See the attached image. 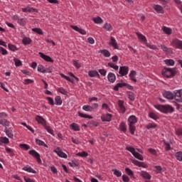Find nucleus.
I'll return each mask as SVG.
<instances>
[{"mask_svg":"<svg viewBox=\"0 0 182 182\" xmlns=\"http://www.w3.org/2000/svg\"><path fill=\"white\" fill-rule=\"evenodd\" d=\"M171 45L173 46V48H176L177 49H182V41L177 38L172 41Z\"/></svg>","mask_w":182,"mask_h":182,"instance_id":"1a4fd4ad","label":"nucleus"},{"mask_svg":"<svg viewBox=\"0 0 182 182\" xmlns=\"http://www.w3.org/2000/svg\"><path fill=\"white\" fill-rule=\"evenodd\" d=\"M107 79L110 83H114L116 82V75L113 73H109L107 75Z\"/></svg>","mask_w":182,"mask_h":182,"instance_id":"aec40b11","label":"nucleus"},{"mask_svg":"<svg viewBox=\"0 0 182 182\" xmlns=\"http://www.w3.org/2000/svg\"><path fill=\"white\" fill-rule=\"evenodd\" d=\"M9 144V139L6 136H1L0 137V146L2 144Z\"/></svg>","mask_w":182,"mask_h":182,"instance_id":"cd10ccee","label":"nucleus"},{"mask_svg":"<svg viewBox=\"0 0 182 182\" xmlns=\"http://www.w3.org/2000/svg\"><path fill=\"white\" fill-rule=\"evenodd\" d=\"M125 173L132 178H134V173H133V171H132V169L129 168H125Z\"/></svg>","mask_w":182,"mask_h":182,"instance_id":"c9c22d12","label":"nucleus"},{"mask_svg":"<svg viewBox=\"0 0 182 182\" xmlns=\"http://www.w3.org/2000/svg\"><path fill=\"white\" fill-rule=\"evenodd\" d=\"M118 107L120 113H124L126 112V107H124V102L123 100L118 101Z\"/></svg>","mask_w":182,"mask_h":182,"instance_id":"a211bd4d","label":"nucleus"},{"mask_svg":"<svg viewBox=\"0 0 182 182\" xmlns=\"http://www.w3.org/2000/svg\"><path fill=\"white\" fill-rule=\"evenodd\" d=\"M22 170H23V171H27L28 173H33V174H36V171H35L33 168H32V167L29 165H27L26 166H24Z\"/></svg>","mask_w":182,"mask_h":182,"instance_id":"412c9836","label":"nucleus"},{"mask_svg":"<svg viewBox=\"0 0 182 182\" xmlns=\"http://www.w3.org/2000/svg\"><path fill=\"white\" fill-rule=\"evenodd\" d=\"M18 23L21 26H25V25H26V18H18Z\"/></svg>","mask_w":182,"mask_h":182,"instance_id":"37998d69","label":"nucleus"},{"mask_svg":"<svg viewBox=\"0 0 182 182\" xmlns=\"http://www.w3.org/2000/svg\"><path fill=\"white\" fill-rule=\"evenodd\" d=\"M176 73H177V68L164 67L162 70V75L165 77H174Z\"/></svg>","mask_w":182,"mask_h":182,"instance_id":"7ed1b4c3","label":"nucleus"},{"mask_svg":"<svg viewBox=\"0 0 182 182\" xmlns=\"http://www.w3.org/2000/svg\"><path fill=\"white\" fill-rule=\"evenodd\" d=\"M36 120L39 124H43L45 126L46 124V120L42 117L41 115H36Z\"/></svg>","mask_w":182,"mask_h":182,"instance_id":"dca6fc26","label":"nucleus"},{"mask_svg":"<svg viewBox=\"0 0 182 182\" xmlns=\"http://www.w3.org/2000/svg\"><path fill=\"white\" fill-rule=\"evenodd\" d=\"M14 62L15 63V66H16V68H19V66H22V62L21 61V60L14 58Z\"/></svg>","mask_w":182,"mask_h":182,"instance_id":"09e8293b","label":"nucleus"},{"mask_svg":"<svg viewBox=\"0 0 182 182\" xmlns=\"http://www.w3.org/2000/svg\"><path fill=\"white\" fill-rule=\"evenodd\" d=\"M175 156L176 160H178V161H182V151L176 152Z\"/></svg>","mask_w":182,"mask_h":182,"instance_id":"13d9d810","label":"nucleus"},{"mask_svg":"<svg viewBox=\"0 0 182 182\" xmlns=\"http://www.w3.org/2000/svg\"><path fill=\"white\" fill-rule=\"evenodd\" d=\"M19 147H21V149H23L24 150H29V149H31V146L26 144H20Z\"/></svg>","mask_w":182,"mask_h":182,"instance_id":"052dcab7","label":"nucleus"},{"mask_svg":"<svg viewBox=\"0 0 182 182\" xmlns=\"http://www.w3.org/2000/svg\"><path fill=\"white\" fill-rule=\"evenodd\" d=\"M38 72H41V73H46V69L42 65H39L37 68Z\"/></svg>","mask_w":182,"mask_h":182,"instance_id":"603ef678","label":"nucleus"},{"mask_svg":"<svg viewBox=\"0 0 182 182\" xmlns=\"http://www.w3.org/2000/svg\"><path fill=\"white\" fill-rule=\"evenodd\" d=\"M126 95L128 96V99L131 100V102H134L136 99V95L134 94L132 91H127Z\"/></svg>","mask_w":182,"mask_h":182,"instance_id":"b1692460","label":"nucleus"},{"mask_svg":"<svg viewBox=\"0 0 182 182\" xmlns=\"http://www.w3.org/2000/svg\"><path fill=\"white\" fill-rule=\"evenodd\" d=\"M70 128L72 130H74V132H80V127L76 123H73L70 124Z\"/></svg>","mask_w":182,"mask_h":182,"instance_id":"473e14b6","label":"nucleus"},{"mask_svg":"<svg viewBox=\"0 0 182 182\" xmlns=\"http://www.w3.org/2000/svg\"><path fill=\"white\" fill-rule=\"evenodd\" d=\"M55 105L56 106H61L62 103H63V101L62 100V97L60 96H56L55 97Z\"/></svg>","mask_w":182,"mask_h":182,"instance_id":"7c9ffc66","label":"nucleus"},{"mask_svg":"<svg viewBox=\"0 0 182 182\" xmlns=\"http://www.w3.org/2000/svg\"><path fill=\"white\" fill-rule=\"evenodd\" d=\"M77 113H78V116L80 117H82L83 119H93V117L86 114H83V113L80 112V111Z\"/></svg>","mask_w":182,"mask_h":182,"instance_id":"e433bc0d","label":"nucleus"},{"mask_svg":"<svg viewBox=\"0 0 182 182\" xmlns=\"http://www.w3.org/2000/svg\"><path fill=\"white\" fill-rule=\"evenodd\" d=\"M99 53H102L105 58H110V52L107 49L100 50Z\"/></svg>","mask_w":182,"mask_h":182,"instance_id":"c756f323","label":"nucleus"},{"mask_svg":"<svg viewBox=\"0 0 182 182\" xmlns=\"http://www.w3.org/2000/svg\"><path fill=\"white\" fill-rule=\"evenodd\" d=\"M5 150L7 153H9V154H10V156L11 157H14V156H15V154L14 153V151H12V149L8 146L5 147Z\"/></svg>","mask_w":182,"mask_h":182,"instance_id":"6e6d98bb","label":"nucleus"},{"mask_svg":"<svg viewBox=\"0 0 182 182\" xmlns=\"http://www.w3.org/2000/svg\"><path fill=\"white\" fill-rule=\"evenodd\" d=\"M109 45L110 46H112L114 49H119V46L117 45V41H116V38L114 37L111 36L110 37V41L109 42Z\"/></svg>","mask_w":182,"mask_h":182,"instance_id":"9d476101","label":"nucleus"},{"mask_svg":"<svg viewBox=\"0 0 182 182\" xmlns=\"http://www.w3.org/2000/svg\"><path fill=\"white\" fill-rule=\"evenodd\" d=\"M174 99L178 103H182V90L174 91Z\"/></svg>","mask_w":182,"mask_h":182,"instance_id":"39448f33","label":"nucleus"},{"mask_svg":"<svg viewBox=\"0 0 182 182\" xmlns=\"http://www.w3.org/2000/svg\"><path fill=\"white\" fill-rule=\"evenodd\" d=\"M162 31L166 33V35H171V33L173 32V30H171V28H168L166 26L162 27Z\"/></svg>","mask_w":182,"mask_h":182,"instance_id":"f704fd0d","label":"nucleus"},{"mask_svg":"<svg viewBox=\"0 0 182 182\" xmlns=\"http://www.w3.org/2000/svg\"><path fill=\"white\" fill-rule=\"evenodd\" d=\"M58 92H59L60 93H61V95H68V91L66 90H65V88L63 87H59L58 88Z\"/></svg>","mask_w":182,"mask_h":182,"instance_id":"bf43d9fd","label":"nucleus"},{"mask_svg":"<svg viewBox=\"0 0 182 182\" xmlns=\"http://www.w3.org/2000/svg\"><path fill=\"white\" fill-rule=\"evenodd\" d=\"M140 176L141 177H142V178H144L145 180H151V175L147 173V171H141Z\"/></svg>","mask_w":182,"mask_h":182,"instance_id":"6ab92c4d","label":"nucleus"},{"mask_svg":"<svg viewBox=\"0 0 182 182\" xmlns=\"http://www.w3.org/2000/svg\"><path fill=\"white\" fill-rule=\"evenodd\" d=\"M33 80L31 79H25L23 82V85H31V83H33Z\"/></svg>","mask_w":182,"mask_h":182,"instance_id":"69168bd1","label":"nucleus"},{"mask_svg":"<svg viewBox=\"0 0 182 182\" xmlns=\"http://www.w3.org/2000/svg\"><path fill=\"white\" fill-rule=\"evenodd\" d=\"M149 117L153 120H159V117L154 112H149Z\"/></svg>","mask_w":182,"mask_h":182,"instance_id":"4d7b16f0","label":"nucleus"},{"mask_svg":"<svg viewBox=\"0 0 182 182\" xmlns=\"http://www.w3.org/2000/svg\"><path fill=\"white\" fill-rule=\"evenodd\" d=\"M53 151L54 153H56L58 157H61V159H68V155L60 149V147L58 146Z\"/></svg>","mask_w":182,"mask_h":182,"instance_id":"423d86ee","label":"nucleus"},{"mask_svg":"<svg viewBox=\"0 0 182 182\" xmlns=\"http://www.w3.org/2000/svg\"><path fill=\"white\" fill-rule=\"evenodd\" d=\"M147 130H150V129H156L157 127V124L156 123H149L146 126Z\"/></svg>","mask_w":182,"mask_h":182,"instance_id":"a18cd8bd","label":"nucleus"},{"mask_svg":"<svg viewBox=\"0 0 182 182\" xmlns=\"http://www.w3.org/2000/svg\"><path fill=\"white\" fill-rule=\"evenodd\" d=\"M119 131L123 133H126L127 132V125L126 124V122H122L119 124Z\"/></svg>","mask_w":182,"mask_h":182,"instance_id":"5701e85b","label":"nucleus"},{"mask_svg":"<svg viewBox=\"0 0 182 182\" xmlns=\"http://www.w3.org/2000/svg\"><path fill=\"white\" fill-rule=\"evenodd\" d=\"M136 36H138L139 39H140V41H141L144 43H147V38H146V36H143L141 33H139V32L136 33Z\"/></svg>","mask_w":182,"mask_h":182,"instance_id":"72a5a7b5","label":"nucleus"},{"mask_svg":"<svg viewBox=\"0 0 182 182\" xmlns=\"http://www.w3.org/2000/svg\"><path fill=\"white\" fill-rule=\"evenodd\" d=\"M28 154L36 159L38 164H42V159H41V154L38 153L35 149L30 150Z\"/></svg>","mask_w":182,"mask_h":182,"instance_id":"20e7f679","label":"nucleus"},{"mask_svg":"<svg viewBox=\"0 0 182 182\" xmlns=\"http://www.w3.org/2000/svg\"><path fill=\"white\" fill-rule=\"evenodd\" d=\"M161 49H162V50L166 53H171V48H168L164 45H161Z\"/></svg>","mask_w":182,"mask_h":182,"instance_id":"c03bdc74","label":"nucleus"},{"mask_svg":"<svg viewBox=\"0 0 182 182\" xmlns=\"http://www.w3.org/2000/svg\"><path fill=\"white\" fill-rule=\"evenodd\" d=\"M164 63L167 66H174V60L173 59H166L164 60Z\"/></svg>","mask_w":182,"mask_h":182,"instance_id":"4c0bfd02","label":"nucleus"},{"mask_svg":"<svg viewBox=\"0 0 182 182\" xmlns=\"http://www.w3.org/2000/svg\"><path fill=\"white\" fill-rule=\"evenodd\" d=\"M61 77H63V79H65V80H68V82H73V78H70V77H68L65 75V74H60Z\"/></svg>","mask_w":182,"mask_h":182,"instance_id":"0e129e2a","label":"nucleus"},{"mask_svg":"<svg viewBox=\"0 0 182 182\" xmlns=\"http://www.w3.org/2000/svg\"><path fill=\"white\" fill-rule=\"evenodd\" d=\"M32 31L38 35H43V31L41 29V28H32Z\"/></svg>","mask_w":182,"mask_h":182,"instance_id":"8fccbe9b","label":"nucleus"},{"mask_svg":"<svg viewBox=\"0 0 182 182\" xmlns=\"http://www.w3.org/2000/svg\"><path fill=\"white\" fill-rule=\"evenodd\" d=\"M127 122L129 133L134 135V132H136V126H134V124L137 123V117H136L135 115H130L128 117Z\"/></svg>","mask_w":182,"mask_h":182,"instance_id":"f03ea898","label":"nucleus"},{"mask_svg":"<svg viewBox=\"0 0 182 182\" xmlns=\"http://www.w3.org/2000/svg\"><path fill=\"white\" fill-rule=\"evenodd\" d=\"M44 129L48 132V133H50V134H52V136H55V134H53V130L52 129V128L48 125H46V124L43 126Z\"/></svg>","mask_w":182,"mask_h":182,"instance_id":"a19ab883","label":"nucleus"},{"mask_svg":"<svg viewBox=\"0 0 182 182\" xmlns=\"http://www.w3.org/2000/svg\"><path fill=\"white\" fill-rule=\"evenodd\" d=\"M8 48L10 50H12L13 52H16V50H18V48H16V46L11 43H9Z\"/></svg>","mask_w":182,"mask_h":182,"instance_id":"864d4df0","label":"nucleus"},{"mask_svg":"<svg viewBox=\"0 0 182 182\" xmlns=\"http://www.w3.org/2000/svg\"><path fill=\"white\" fill-rule=\"evenodd\" d=\"M136 75H137V73L135 70L130 71L129 75V79L135 82H137V79H136Z\"/></svg>","mask_w":182,"mask_h":182,"instance_id":"393cba45","label":"nucleus"},{"mask_svg":"<svg viewBox=\"0 0 182 182\" xmlns=\"http://www.w3.org/2000/svg\"><path fill=\"white\" fill-rule=\"evenodd\" d=\"M126 150L130 151V153H132V155L136 152V149L133 146H127Z\"/></svg>","mask_w":182,"mask_h":182,"instance_id":"680f3d73","label":"nucleus"},{"mask_svg":"<svg viewBox=\"0 0 182 182\" xmlns=\"http://www.w3.org/2000/svg\"><path fill=\"white\" fill-rule=\"evenodd\" d=\"M154 9H155L157 14H164V10H163V7L159 4L154 5Z\"/></svg>","mask_w":182,"mask_h":182,"instance_id":"a878e982","label":"nucleus"},{"mask_svg":"<svg viewBox=\"0 0 182 182\" xmlns=\"http://www.w3.org/2000/svg\"><path fill=\"white\" fill-rule=\"evenodd\" d=\"M4 133H6V136L9 137V139H14V131L12 128L6 127L4 129Z\"/></svg>","mask_w":182,"mask_h":182,"instance_id":"4468645a","label":"nucleus"},{"mask_svg":"<svg viewBox=\"0 0 182 182\" xmlns=\"http://www.w3.org/2000/svg\"><path fill=\"white\" fill-rule=\"evenodd\" d=\"M22 43L25 46H26L27 45H31V43H32V39L28 37H24L22 40Z\"/></svg>","mask_w":182,"mask_h":182,"instance_id":"c85d7f7f","label":"nucleus"},{"mask_svg":"<svg viewBox=\"0 0 182 182\" xmlns=\"http://www.w3.org/2000/svg\"><path fill=\"white\" fill-rule=\"evenodd\" d=\"M23 179L26 182H35L34 179H31V178H28L27 176H23Z\"/></svg>","mask_w":182,"mask_h":182,"instance_id":"774afa93","label":"nucleus"},{"mask_svg":"<svg viewBox=\"0 0 182 182\" xmlns=\"http://www.w3.org/2000/svg\"><path fill=\"white\" fill-rule=\"evenodd\" d=\"M126 87V82H118L114 86L113 90H114L115 92H119V87Z\"/></svg>","mask_w":182,"mask_h":182,"instance_id":"4be33fe9","label":"nucleus"},{"mask_svg":"<svg viewBox=\"0 0 182 182\" xmlns=\"http://www.w3.org/2000/svg\"><path fill=\"white\" fill-rule=\"evenodd\" d=\"M22 12H38V9L29 6L21 9Z\"/></svg>","mask_w":182,"mask_h":182,"instance_id":"bb28decb","label":"nucleus"},{"mask_svg":"<svg viewBox=\"0 0 182 182\" xmlns=\"http://www.w3.org/2000/svg\"><path fill=\"white\" fill-rule=\"evenodd\" d=\"M9 121L6 119H1L0 120V124H2L4 127H8L9 126Z\"/></svg>","mask_w":182,"mask_h":182,"instance_id":"3c124183","label":"nucleus"},{"mask_svg":"<svg viewBox=\"0 0 182 182\" xmlns=\"http://www.w3.org/2000/svg\"><path fill=\"white\" fill-rule=\"evenodd\" d=\"M92 21L93 22H95V23H103V19L99 16L94 18Z\"/></svg>","mask_w":182,"mask_h":182,"instance_id":"49530a36","label":"nucleus"},{"mask_svg":"<svg viewBox=\"0 0 182 182\" xmlns=\"http://www.w3.org/2000/svg\"><path fill=\"white\" fill-rule=\"evenodd\" d=\"M107 66H109V68H112V69H114L115 70H119V65H115L113 63H108Z\"/></svg>","mask_w":182,"mask_h":182,"instance_id":"de8ad7c7","label":"nucleus"},{"mask_svg":"<svg viewBox=\"0 0 182 182\" xmlns=\"http://www.w3.org/2000/svg\"><path fill=\"white\" fill-rule=\"evenodd\" d=\"M98 72L102 76H106V73H107V71L105 69H99Z\"/></svg>","mask_w":182,"mask_h":182,"instance_id":"338daca9","label":"nucleus"},{"mask_svg":"<svg viewBox=\"0 0 182 182\" xmlns=\"http://www.w3.org/2000/svg\"><path fill=\"white\" fill-rule=\"evenodd\" d=\"M112 172L114 173V176H116V177H122V171L117 169H112Z\"/></svg>","mask_w":182,"mask_h":182,"instance_id":"5fc2aeb1","label":"nucleus"},{"mask_svg":"<svg viewBox=\"0 0 182 182\" xmlns=\"http://www.w3.org/2000/svg\"><path fill=\"white\" fill-rule=\"evenodd\" d=\"M36 144H38V146H43L44 147H48V145L45 143V141L39 139H36Z\"/></svg>","mask_w":182,"mask_h":182,"instance_id":"ea45409f","label":"nucleus"},{"mask_svg":"<svg viewBox=\"0 0 182 182\" xmlns=\"http://www.w3.org/2000/svg\"><path fill=\"white\" fill-rule=\"evenodd\" d=\"M70 28L81 35H86V31L83 28H79L77 26H70Z\"/></svg>","mask_w":182,"mask_h":182,"instance_id":"ddd939ff","label":"nucleus"},{"mask_svg":"<svg viewBox=\"0 0 182 182\" xmlns=\"http://www.w3.org/2000/svg\"><path fill=\"white\" fill-rule=\"evenodd\" d=\"M132 163L134 164V166H137L138 167H143L144 168H147V164H144V162H140L136 159H132Z\"/></svg>","mask_w":182,"mask_h":182,"instance_id":"f8f14e48","label":"nucleus"},{"mask_svg":"<svg viewBox=\"0 0 182 182\" xmlns=\"http://www.w3.org/2000/svg\"><path fill=\"white\" fill-rule=\"evenodd\" d=\"M88 76H90V77H98V79H100V74H99L96 70H90L88 72Z\"/></svg>","mask_w":182,"mask_h":182,"instance_id":"2eb2a0df","label":"nucleus"},{"mask_svg":"<svg viewBox=\"0 0 182 182\" xmlns=\"http://www.w3.org/2000/svg\"><path fill=\"white\" fill-rule=\"evenodd\" d=\"M154 107L155 109L159 110V112H161V113H164L165 114H167L168 113H174V108L170 105H154Z\"/></svg>","mask_w":182,"mask_h":182,"instance_id":"f257e3e1","label":"nucleus"},{"mask_svg":"<svg viewBox=\"0 0 182 182\" xmlns=\"http://www.w3.org/2000/svg\"><path fill=\"white\" fill-rule=\"evenodd\" d=\"M82 110H85V112H93V107L90 105H83Z\"/></svg>","mask_w":182,"mask_h":182,"instance_id":"79ce46f5","label":"nucleus"},{"mask_svg":"<svg viewBox=\"0 0 182 182\" xmlns=\"http://www.w3.org/2000/svg\"><path fill=\"white\" fill-rule=\"evenodd\" d=\"M163 96L168 100H173L174 99V94L170 91H165L163 92Z\"/></svg>","mask_w":182,"mask_h":182,"instance_id":"9b49d317","label":"nucleus"},{"mask_svg":"<svg viewBox=\"0 0 182 182\" xmlns=\"http://www.w3.org/2000/svg\"><path fill=\"white\" fill-rule=\"evenodd\" d=\"M103 28L107 30L108 32H112L113 31V26H112V24L109 23H105Z\"/></svg>","mask_w":182,"mask_h":182,"instance_id":"2f4dec72","label":"nucleus"},{"mask_svg":"<svg viewBox=\"0 0 182 182\" xmlns=\"http://www.w3.org/2000/svg\"><path fill=\"white\" fill-rule=\"evenodd\" d=\"M119 73L121 77L126 76L129 73V67L128 66H120Z\"/></svg>","mask_w":182,"mask_h":182,"instance_id":"0eeeda50","label":"nucleus"},{"mask_svg":"<svg viewBox=\"0 0 182 182\" xmlns=\"http://www.w3.org/2000/svg\"><path fill=\"white\" fill-rule=\"evenodd\" d=\"M38 54L41 59H43V60H45L46 62H50V63H53V62H55V60L52 59L50 56L45 55V53L42 52H39Z\"/></svg>","mask_w":182,"mask_h":182,"instance_id":"6e6552de","label":"nucleus"},{"mask_svg":"<svg viewBox=\"0 0 182 182\" xmlns=\"http://www.w3.org/2000/svg\"><path fill=\"white\" fill-rule=\"evenodd\" d=\"M113 117V115L112 114H107L102 115L101 119L102 122H112V118Z\"/></svg>","mask_w":182,"mask_h":182,"instance_id":"f3484780","label":"nucleus"},{"mask_svg":"<svg viewBox=\"0 0 182 182\" xmlns=\"http://www.w3.org/2000/svg\"><path fill=\"white\" fill-rule=\"evenodd\" d=\"M46 100H48L49 105H50L51 106H55V101H53V98L50 97H47Z\"/></svg>","mask_w":182,"mask_h":182,"instance_id":"e2e57ef3","label":"nucleus"},{"mask_svg":"<svg viewBox=\"0 0 182 182\" xmlns=\"http://www.w3.org/2000/svg\"><path fill=\"white\" fill-rule=\"evenodd\" d=\"M133 156L134 157H135V159H137L138 160H141V161H143V160H144V158L139 152L135 151Z\"/></svg>","mask_w":182,"mask_h":182,"instance_id":"58836bf2","label":"nucleus"}]
</instances>
